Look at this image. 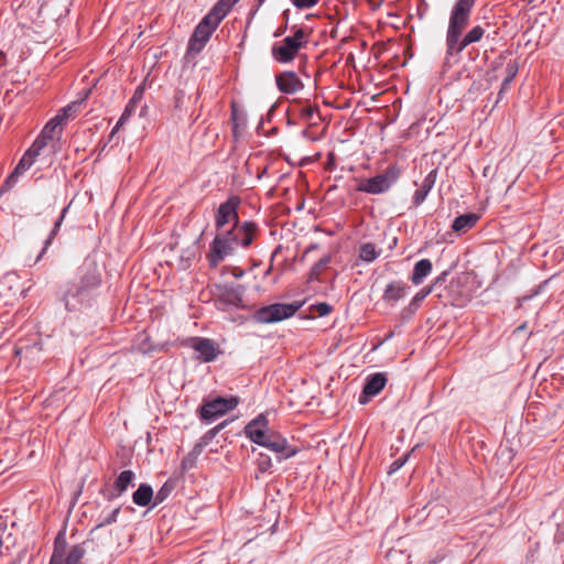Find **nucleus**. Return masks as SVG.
Returning <instances> with one entry per match:
<instances>
[{"label": "nucleus", "instance_id": "obj_4", "mask_svg": "<svg viewBox=\"0 0 564 564\" xmlns=\"http://www.w3.org/2000/svg\"><path fill=\"white\" fill-rule=\"evenodd\" d=\"M101 282L98 265L93 259H86L80 267V281L70 286L65 295L64 302L68 311L77 310L79 305L87 302Z\"/></svg>", "mask_w": 564, "mask_h": 564}, {"label": "nucleus", "instance_id": "obj_1", "mask_svg": "<svg viewBox=\"0 0 564 564\" xmlns=\"http://www.w3.org/2000/svg\"><path fill=\"white\" fill-rule=\"evenodd\" d=\"M476 0H457L451 11L446 32L445 65L457 63L459 54L470 44L479 42L486 30L481 25L471 28L464 37L463 31L469 23Z\"/></svg>", "mask_w": 564, "mask_h": 564}, {"label": "nucleus", "instance_id": "obj_24", "mask_svg": "<svg viewBox=\"0 0 564 564\" xmlns=\"http://www.w3.org/2000/svg\"><path fill=\"white\" fill-rule=\"evenodd\" d=\"M48 143L37 137L35 141L32 143V145L26 150L24 155L30 159L33 163L35 162L36 158L40 155L41 151L47 145Z\"/></svg>", "mask_w": 564, "mask_h": 564}, {"label": "nucleus", "instance_id": "obj_47", "mask_svg": "<svg viewBox=\"0 0 564 564\" xmlns=\"http://www.w3.org/2000/svg\"><path fill=\"white\" fill-rule=\"evenodd\" d=\"M283 15L288 19V17H289L288 11H284V12H283Z\"/></svg>", "mask_w": 564, "mask_h": 564}, {"label": "nucleus", "instance_id": "obj_33", "mask_svg": "<svg viewBox=\"0 0 564 564\" xmlns=\"http://www.w3.org/2000/svg\"><path fill=\"white\" fill-rule=\"evenodd\" d=\"M119 513L120 508H116L115 510H112L106 518L102 519V521L98 524V528L115 523L118 519Z\"/></svg>", "mask_w": 564, "mask_h": 564}, {"label": "nucleus", "instance_id": "obj_9", "mask_svg": "<svg viewBox=\"0 0 564 564\" xmlns=\"http://www.w3.org/2000/svg\"><path fill=\"white\" fill-rule=\"evenodd\" d=\"M239 205L240 199L237 196H231L220 204L215 216V226L218 231L225 230L226 226H240L238 216Z\"/></svg>", "mask_w": 564, "mask_h": 564}, {"label": "nucleus", "instance_id": "obj_35", "mask_svg": "<svg viewBox=\"0 0 564 564\" xmlns=\"http://www.w3.org/2000/svg\"><path fill=\"white\" fill-rule=\"evenodd\" d=\"M313 310L315 313H317L318 316H326L330 313L332 306L323 302L314 305Z\"/></svg>", "mask_w": 564, "mask_h": 564}, {"label": "nucleus", "instance_id": "obj_30", "mask_svg": "<svg viewBox=\"0 0 564 564\" xmlns=\"http://www.w3.org/2000/svg\"><path fill=\"white\" fill-rule=\"evenodd\" d=\"M433 291V286H426L420 290L411 301L412 306H417Z\"/></svg>", "mask_w": 564, "mask_h": 564}, {"label": "nucleus", "instance_id": "obj_38", "mask_svg": "<svg viewBox=\"0 0 564 564\" xmlns=\"http://www.w3.org/2000/svg\"><path fill=\"white\" fill-rule=\"evenodd\" d=\"M315 112V108L314 107H306L302 110V116L305 118V119H312L313 115Z\"/></svg>", "mask_w": 564, "mask_h": 564}, {"label": "nucleus", "instance_id": "obj_40", "mask_svg": "<svg viewBox=\"0 0 564 564\" xmlns=\"http://www.w3.org/2000/svg\"><path fill=\"white\" fill-rule=\"evenodd\" d=\"M405 459H406V457L399 458V459L394 460L391 465L392 470H397V469L401 468L403 466Z\"/></svg>", "mask_w": 564, "mask_h": 564}, {"label": "nucleus", "instance_id": "obj_36", "mask_svg": "<svg viewBox=\"0 0 564 564\" xmlns=\"http://www.w3.org/2000/svg\"><path fill=\"white\" fill-rule=\"evenodd\" d=\"M507 76L510 78H514L518 73V63L516 61H510L506 66Z\"/></svg>", "mask_w": 564, "mask_h": 564}, {"label": "nucleus", "instance_id": "obj_29", "mask_svg": "<svg viewBox=\"0 0 564 564\" xmlns=\"http://www.w3.org/2000/svg\"><path fill=\"white\" fill-rule=\"evenodd\" d=\"M33 162L28 159L25 155L19 161L13 172L21 176L25 171H28L32 166Z\"/></svg>", "mask_w": 564, "mask_h": 564}, {"label": "nucleus", "instance_id": "obj_20", "mask_svg": "<svg viewBox=\"0 0 564 564\" xmlns=\"http://www.w3.org/2000/svg\"><path fill=\"white\" fill-rule=\"evenodd\" d=\"M135 475L132 470H123L119 474L118 478L115 481V490H117L116 496H121L129 486L133 485Z\"/></svg>", "mask_w": 564, "mask_h": 564}, {"label": "nucleus", "instance_id": "obj_16", "mask_svg": "<svg viewBox=\"0 0 564 564\" xmlns=\"http://www.w3.org/2000/svg\"><path fill=\"white\" fill-rule=\"evenodd\" d=\"M433 264L429 259H422L414 264L411 281L419 285L432 272Z\"/></svg>", "mask_w": 564, "mask_h": 564}, {"label": "nucleus", "instance_id": "obj_2", "mask_svg": "<svg viewBox=\"0 0 564 564\" xmlns=\"http://www.w3.org/2000/svg\"><path fill=\"white\" fill-rule=\"evenodd\" d=\"M256 234L257 225L251 221H245L240 226L218 231L207 253L210 267H217L226 257L231 256L238 247H249Z\"/></svg>", "mask_w": 564, "mask_h": 564}, {"label": "nucleus", "instance_id": "obj_8", "mask_svg": "<svg viewBox=\"0 0 564 564\" xmlns=\"http://www.w3.org/2000/svg\"><path fill=\"white\" fill-rule=\"evenodd\" d=\"M399 172L394 167H389L384 173L362 181L357 186V191L368 194H382L397 182Z\"/></svg>", "mask_w": 564, "mask_h": 564}, {"label": "nucleus", "instance_id": "obj_18", "mask_svg": "<svg viewBox=\"0 0 564 564\" xmlns=\"http://www.w3.org/2000/svg\"><path fill=\"white\" fill-rule=\"evenodd\" d=\"M153 499V489L148 484H141L133 492L132 500L137 506L147 507Z\"/></svg>", "mask_w": 564, "mask_h": 564}, {"label": "nucleus", "instance_id": "obj_23", "mask_svg": "<svg viewBox=\"0 0 564 564\" xmlns=\"http://www.w3.org/2000/svg\"><path fill=\"white\" fill-rule=\"evenodd\" d=\"M432 173L427 175L421 187L414 193V203L420 205L426 198L427 193L432 188L433 180H431Z\"/></svg>", "mask_w": 564, "mask_h": 564}, {"label": "nucleus", "instance_id": "obj_48", "mask_svg": "<svg viewBox=\"0 0 564 564\" xmlns=\"http://www.w3.org/2000/svg\"><path fill=\"white\" fill-rule=\"evenodd\" d=\"M2 545V541L0 540V546Z\"/></svg>", "mask_w": 564, "mask_h": 564}, {"label": "nucleus", "instance_id": "obj_39", "mask_svg": "<svg viewBox=\"0 0 564 564\" xmlns=\"http://www.w3.org/2000/svg\"><path fill=\"white\" fill-rule=\"evenodd\" d=\"M330 261V258L329 257H324L322 258L314 267V270L315 271H318L321 270L322 268H324L327 263H329Z\"/></svg>", "mask_w": 564, "mask_h": 564}, {"label": "nucleus", "instance_id": "obj_32", "mask_svg": "<svg viewBox=\"0 0 564 564\" xmlns=\"http://www.w3.org/2000/svg\"><path fill=\"white\" fill-rule=\"evenodd\" d=\"M290 1L299 10L311 9L319 2V0H290Z\"/></svg>", "mask_w": 564, "mask_h": 564}, {"label": "nucleus", "instance_id": "obj_37", "mask_svg": "<svg viewBox=\"0 0 564 564\" xmlns=\"http://www.w3.org/2000/svg\"><path fill=\"white\" fill-rule=\"evenodd\" d=\"M19 177L20 176L12 171L10 175L7 177L2 188L6 191L10 189L17 183Z\"/></svg>", "mask_w": 564, "mask_h": 564}, {"label": "nucleus", "instance_id": "obj_17", "mask_svg": "<svg viewBox=\"0 0 564 564\" xmlns=\"http://www.w3.org/2000/svg\"><path fill=\"white\" fill-rule=\"evenodd\" d=\"M479 216L476 214H464L455 218L452 228L456 232H465L473 228L478 221Z\"/></svg>", "mask_w": 564, "mask_h": 564}, {"label": "nucleus", "instance_id": "obj_25", "mask_svg": "<svg viewBox=\"0 0 564 564\" xmlns=\"http://www.w3.org/2000/svg\"><path fill=\"white\" fill-rule=\"evenodd\" d=\"M85 549L77 544L72 546L68 554L65 556L67 564H79L85 556Z\"/></svg>", "mask_w": 564, "mask_h": 564}, {"label": "nucleus", "instance_id": "obj_5", "mask_svg": "<svg viewBox=\"0 0 564 564\" xmlns=\"http://www.w3.org/2000/svg\"><path fill=\"white\" fill-rule=\"evenodd\" d=\"M292 35H288L282 41L274 43L271 48L272 57L278 63H291L308 44V31L296 25L292 26Z\"/></svg>", "mask_w": 564, "mask_h": 564}, {"label": "nucleus", "instance_id": "obj_41", "mask_svg": "<svg viewBox=\"0 0 564 564\" xmlns=\"http://www.w3.org/2000/svg\"><path fill=\"white\" fill-rule=\"evenodd\" d=\"M512 79H513V78H510V77H508V76L503 79V82H502V87H501V91H502L503 89H506V88L510 85V83L512 82Z\"/></svg>", "mask_w": 564, "mask_h": 564}, {"label": "nucleus", "instance_id": "obj_10", "mask_svg": "<svg viewBox=\"0 0 564 564\" xmlns=\"http://www.w3.org/2000/svg\"><path fill=\"white\" fill-rule=\"evenodd\" d=\"M237 404L238 400L236 398H216L204 403L200 409V417L206 421H213L235 409Z\"/></svg>", "mask_w": 564, "mask_h": 564}, {"label": "nucleus", "instance_id": "obj_28", "mask_svg": "<svg viewBox=\"0 0 564 564\" xmlns=\"http://www.w3.org/2000/svg\"><path fill=\"white\" fill-rule=\"evenodd\" d=\"M172 489H173L172 486H170L169 484H164L160 488V490L156 492V495L153 496V498H154L153 506H158L161 502H163L170 496V494L172 492Z\"/></svg>", "mask_w": 564, "mask_h": 564}, {"label": "nucleus", "instance_id": "obj_19", "mask_svg": "<svg viewBox=\"0 0 564 564\" xmlns=\"http://www.w3.org/2000/svg\"><path fill=\"white\" fill-rule=\"evenodd\" d=\"M142 96V90L138 89L133 97L128 102L123 113L121 115L120 119L118 120L116 127L113 128L111 134L116 133L118 129L129 119V117L132 115V112L135 110L137 104L140 101Z\"/></svg>", "mask_w": 564, "mask_h": 564}, {"label": "nucleus", "instance_id": "obj_46", "mask_svg": "<svg viewBox=\"0 0 564 564\" xmlns=\"http://www.w3.org/2000/svg\"><path fill=\"white\" fill-rule=\"evenodd\" d=\"M256 1H257V6L261 7L264 3L265 0H256Z\"/></svg>", "mask_w": 564, "mask_h": 564}, {"label": "nucleus", "instance_id": "obj_15", "mask_svg": "<svg viewBox=\"0 0 564 564\" xmlns=\"http://www.w3.org/2000/svg\"><path fill=\"white\" fill-rule=\"evenodd\" d=\"M63 128L64 124L61 122V119L54 117L44 126L39 137L48 143L55 138L61 137Z\"/></svg>", "mask_w": 564, "mask_h": 564}, {"label": "nucleus", "instance_id": "obj_27", "mask_svg": "<svg viewBox=\"0 0 564 564\" xmlns=\"http://www.w3.org/2000/svg\"><path fill=\"white\" fill-rule=\"evenodd\" d=\"M50 564H67L64 549L58 546V538L55 541V547L50 560Z\"/></svg>", "mask_w": 564, "mask_h": 564}, {"label": "nucleus", "instance_id": "obj_12", "mask_svg": "<svg viewBox=\"0 0 564 564\" xmlns=\"http://www.w3.org/2000/svg\"><path fill=\"white\" fill-rule=\"evenodd\" d=\"M276 86L283 94H295L304 85L294 72H283L275 77Z\"/></svg>", "mask_w": 564, "mask_h": 564}, {"label": "nucleus", "instance_id": "obj_7", "mask_svg": "<svg viewBox=\"0 0 564 564\" xmlns=\"http://www.w3.org/2000/svg\"><path fill=\"white\" fill-rule=\"evenodd\" d=\"M302 306V303H276L261 307L256 312V319L260 323H275L293 316Z\"/></svg>", "mask_w": 564, "mask_h": 564}, {"label": "nucleus", "instance_id": "obj_44", "mask_svg": "<svg viewBox=\"0 0 564 564\" xmlns=\"http://www.w3.org/2000/svg\"><path fill=\"white\" fill-rule=\"evenodd\" d=\"M444 276H445V273H443V275L438 276V278L435 280V283H438V282L443 281Z\"/></svg>", "mask_w": 564, "mask_h": 564}, {"label": "nucleus", "instance_id": "obj_34", "mask_svg": "<svg viewBox=\"0 0 564 564\" xmlns=\"http://www.w3.org/2000/svg\"><path fill=\"white\" fill-rule=\"evenodd\" d=\"M239 0H218L215 4L220 10H223L226 14L230 12L232 7L238 2Z\"/></svg>", "mask_w": 564, "mask_h": 564}, {"label": "nucleus", "instance_id": "obj_13", "mask_svg": "<svg viewBox=\"0 0 564 564\" xmlns=\"http://www.w3.org/2000/svg\"><path fill=\"white\" fill-rule=\"evenodd\" d=\"M192 347L197 352V359L204 362L213 361L218 354L215 343L207 338H195Z\"/></svg>", "mask_w": 564, "mask_h": 564}, {"label": "nucleus", "instance_id": "obj_26", "mask_svg": "<svg viewBox=\"0 0 564 564\" xmlns=\"http://www.w3.org/2000/svg\"><path fill=\"white\" fill-rule=\"evenodd\" d=\"M65 213H66V208L63 210V213H62V215L59 216V218L55 221V224H54V228L52 229V231H51V234H50L48 238L46 239V241H45V246H44V248H43L42 252L39 254V257H37L36 261H39V260H40V258H41V257L43 256V253L46 251V249L48 248V246L52 243L53 238L56 236V234H57V231H58V229H59V227H61V225H62V221H63V219H64V215H65Z\"/></svg>", "mask_w": 564, "mask_h": 564}, {"label": "nucleus", "instance_id": "obj_45", "mask_svg": "<svg viewBox=\"0 0 564 564\" xmlns=\"http://www.w3.org/2000/svg\"><path fill=\"white\" fill-rule=\"evenodd\" d=\"M224 426H225V423L219 424V425L215 429V432L220 431Z\"/></svg>", "mask_w": 564, "mask_h": 564}, {"label": "nucleus", "instance_id": "obj_14", "mask_svg": "<svg viewBox=\"0 0 564 564\" xmlns=\"http://www.w3.org/2000/svg\"><path fill=\"white\" fill-rule=\"evenodd\" d=\"M408 286L402 281H394L389 283L383 292L382 300L386 303L393 305L406 294Z\"/></svg>", "mask_w": 564, "mask_h": 564}, {"label": "nucleus", "instance_id": "obj_22", "mask_svg": "<svg viewBox=\"0 0 564 564\" xmlns=\"http://www.w3.org/2000/svg\"><path fill=\"white\" fill-rule=\"evenodd\" d=\"M380 253L381 250H378L371 242L362 243L359 249V258L365 262L375 261L380 256Z\"/></svg>", "mask_w": 564, "mask_h": 564}, {"label": "nucleus", "instance_id": "obj_3", "mask_svg": "<svg viewBox=\"0 0 564 564\" xmlns=\"http://www.w3.org/2000/svg\"><path fill=\"white\" fill-rule=\"evenodd\" d=\"M245 433L253 443L279 454V460L296 454V451L289 446L286 438L269 429L268 420L263 414L249 422L245 427Z\"/></svg>", "mask_w": 564, "mask_h": 564}, {"label": "nucleus", "instance_id": "obj_43", "mask_svg": "<svg viewBox=\"0 0 564 564\" xmlns=\"http://www.w3.org/2000/svg\"><path fill=\"white\" fill-rule=\"evenodd\" d=\"M268 465H269V463H267V462H261V463H260V469H261V470H265V469H267V467H268Z\"/></svg>", "mask_w": 564, "mask_h": 564}, {"label": "nucleus", "instance_id": "obj_6", "mask_svg": "<svg viewBox=\"0 0 564 564\" xmlns=\"http://www.w3.org/2000/svg\"><path fill=\"white\" fill-rule=\"evenodd\" d=\"M227 14L218 7L214 6L213 9L203 18V20L195 28L193 35L189 39L187 51L188 53H199L209 41L212 34L216 31L220 22Z\"/></svg>", "mask_w": 564, "mask_h": 564}, {"label": "nucleus", "instance_id": "obj_42", "mask_svg": "<svg viewBox=\"0 0 564 564\" xmlns=\"http://www.w3.org/2000/svg\"><path fill=\"white\" fill-rule=\"evenodd\" d=\"M182 464H183V467L186 468L188 466H192L193 460L185 458Z\"/></svg>", "mask_w": 564, "mask_h": 564}, {"label": "nucleus", "instance_id": "obj_31", "mask_svg": "<svg viewBox=\"0 0 564 564\" xmlns=\"http://www.w3.org/2000/svg\"><path fill=\"white\" fill-rule=\"evenodd\" d=\"M138 349L143 354L153 350V345L150 343V339L147 335L143 334L139 337Z\"/></svg>", "mask_w": 564, "mask_h": 564}, {"label": "nucleus", "instance_id": "obj_11", "mask_svg": "<svg viewBox=\"0 0 564 564\" xmlns=\"http://www.w3.org/2000/svg\"><path fill=\"white\" fill-rule=\"evenodd\" d=\"M387 377L384 373L377 372L367 378L364 386L362 394L359 398V402L365 404L369 398L377 395L386 386Z\"/></svg>", "mask_w": 564, "mask_h": 564}, {"label": "nucleus", "instance_id": "obj_21", "mask_svg": "<svg viewBox=\"0 0 564 564\" xmlns=\"http://www.w3.org/2000/svg\"><path fill=\"white\" fill-rule=\"evenodd\" d=\"M84 99L85 98L70 102L66 107L62 108L55 117L59 118L61 122L65 126L66 121L78 112Z\"/></svg>", "mask_w": 564, "mask_h": 564}]
</instances>
